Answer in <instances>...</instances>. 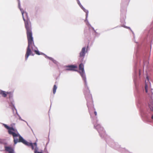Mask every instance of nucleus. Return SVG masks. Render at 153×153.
Segmentation results:
<instances>
[{
	"label": "nucleus",
	"mask_w": 153,
	"mask_h": 153,
	"mask_svg": "<svg viewBox=\"0 0 153 153\" xmlns=\"http://www.w3.org/2000/svg\"><path fill=\"white\" fill-rule=\"evenodd\" d=\"M141 71L138 69L135 64L134 68V82L135 85L136 91L135 93V96L137 102V106L138 107L140 108V112L141 116L147 122H151L150 119V116L147 113L145 112L144 110L141 108V107L143 104L145 102L143 95V93L140 92L139 91L138 86L140 82V77Z\"/></svg>",
	"instance_id": "obj_1"
},
{
	"label": "nucleus",
	"mask_w": 153,
	"mask_h": 153,
	"mask_svg": "<svg viewBox=\"0 0 153 153\" xmlns=\"http://www.w3.org/2000/svg\"><path fill=\"white\" fill-rule=\"evenodd\" d=\"M83 61H82L81 59L80 60V62H81V63L79 65V71L78 72L84 82L85 90L84 91V93L87 100V105L88 108L89 113L91 117V114L93 112H91V109L92 108V109L95 110V109L94 108V105L93 104V100L92 95L90 93V91L88 86L86 75L84 69V65L82 63Z\"/></svg>",
	"instance_id": "obj_2"
},
{
	"label": "nucleus",
	"mask_w": 153,
	"mask_h": 153,
	"mask_svg": "<svg viewBox=\"0 0 153 153\" xmlns=\"http://www.w3.org/2000/svg\"><path fill=\"white\" fill-rule=\"evenodd\" d=\"M6 129L8 130V133L12 135L13 138L14 145L18 143H22L26 146H32V149H33L32 143H29L25 140L19 133L17 129L13 127H10L7 124L1 123Z\"/></svg>",
	"instance_id": "obj_3"
},
{
	"label": "nucleus",
	"mask_w": 153,
	"mask_h": 153,
	"mask_svg": "<svg viewBox=\"0 0 153 153\" xmlns=\"http://www.w3.org/2000/svg\"><path fill=\"white\" fill-rule=\"evenodd\" d=\"M20 10L22 17L23 20L24 21L25 27L27 31V37L28 38H32V31L31 24L30 22L29 19L28 18V14L27 12H25V14L26 17V19H25V18L24 16V10L23 9L21 8V7L19 8Z\"/></svg>",
	"instance_id": "obj_4"
},
{
	"label": "nucleus",
	"mask_w": 153,
	"mask_h": 153,
	"mask_svg": "<svg viewBox=\"0 0 153 153\" xmlns=\"http://www.w3.org/2000/svg\"><path fill=\"white\" fill-rule=\"evenodd\" d=\"M135 42L137 43V48L136 50V54L135 56L136 58L138 59L139 58H141L143 59V63L145 65V59H146L148 56L149 57L150 55L151 50V44H149V46L150 47V49L149 51V53H148V48L147 46L146 49L145 51L141 53H139V50L141 46L139 45V44L135 41Z\"/></svg>",
	"instance_id": "obj_5"
},
{
	"label": "nucleus",
	"mask_w": 153,
	"mask_h": 153,
	"mask_svg": "<svg viewBox=\"0 0 153 153\" xmlns=\"http://www.w3.org/2000/svg\"><path fill=\"white\" fill-rule=\"evenodd\" d=\"M27 39L28 40V46L27 48L26 53L25 55V60H27L30 55H31L32 56H34V54L33 53L31 49H32V51H34V50H35L33 49V46L36 47L34 44L33 36H32L31 38L30 37L29 38L27 37Z\"/></svg>",
	"instance_id": "obj_6"
},
{
	"label": "nucleus",
	"mask_w": 153,
	"mask_h": 153,
	"mask_svg": "<svg viewBox=\"0 0 153 153\" xmlns=\"http://www.w3.org/2000/svg\"><path fill=\"white\" fill-rule=\"evenodd\" d=\"M7 94L9 95V102H8L9 105L11 107L13 112H14V109H16L15 106V102L13 99V93L12 92H7Z\"/></svg>",
	"instance_id": "obj_7"
},
{
	"label": "nucleus",
	"mask_w": 153,
	"mask_h": 153,
	"mask_svg": "<svg viewBox=\"0 0 153 153\" xmlns=\"http://www.w3.org/2000/svg\"><path fill=\"white\" fill-rule=\"evenodd\" d=\"M88 46H87L86 48L85 47H83L81 51L79 53V56L80 58H81V59L82 61H83L85 54L88 52Z\"/></svg>",
	"instance_id": "obj_8"
},
{
	"label": "nucleus",
	"mask_w": 153,
	"mask_h": 153,
	"mask_svg": "<svg viewBox=\"0 0 153 153\" xmlns=\"http://www.w3.org/2000/svg\"><path fill=\"white\" fill-rule=\"evenodd\" d=\"M65 67L68 68L65 69L66 71H77V70L75 69L77 68V66L76 65H68L65 66Z\"/></svg>",
	"instance_id": "obj_9"
},
{
	"label": "nucleus",
	"mask_w": 153,
	"mask_h": 153,
	"mask_svg": "<svg viewBox=\"0 0 153 153\" xmlns=\"http://www.w3.org/2000/svg\"><path fill=\"white\" fill-rule=\"evenodd\" d=\"M121 18H120V22L122 26L124 25L125 24V19L126 18L125 14L124 13H122V10H121Z\"/></svg>",
	"instance_id": "obj_10"
},
{
	"label": "nucleus",
	"mask_w": 153,
	"mask_h": 153,
	"mask_svg": "<svg viewBox=\"0 0 153 153\" xmlns=\"http://www.w3.org/2000/svg\"><path fill=\"white\" fill-rule=\"evenodd\" d=\"M5 150L8 153H15L14 149L10 146H5Z\"/></svg>",
	"instance_id": "obj_11"
},
{
	"label": "nucleus",
	"mask_w": 153,
	"mask_h": 153,
	"mask_svg": "<svg viewBox=\"0 0 153 153\" xmlns=\"http://www.w3.org/2000/svg\"><path fill=\"white\" fill-rule=\"evenodd\" d=\"M27 142L29 143H32V145L33 147V149H32V146H30L32 150L34 149V153L39 152L38 151V148L37 146V143L36 142H35L33 143L31 141L30 142H28V141H27Z\"/></svg>",
	"instance_id": "obj_12"
},
{
	"label": "nucleus",
	"mask_w": 153,
	"mask_h": 153,
	"mask_svg": "<svg viewBox=\"0 0 153 153\" xmlns=\"http://www.w3.org/2000/svg\"><path fill=\"white\" fill-rule=\"evenodd\" d=\"M78 4L79 5L80 7H81V8L83 10V11L85 12L86 13H89L88 10H86L85 9V8H84L83 6L81 4L80 1H79V0H76Z\"/></svg>",
	"instance_id": "obj_13"
},
{
	"label": "nucleus",
	"mask_w": 153,
	"mask_h": 153,
	"mask_svg": "<svg viewBox=\"0 0 153 153\" xmlns=\"http://www.w3.org/2000/svg\"><path fill=\"white\" fill-rule=\"evenodd\" d=\"M88 13H86L85 15V22L86 23V25L88 26H91V25L89 23L88 20Z\"/></svg>",
	"instance_id": "obj_14"
},
{
	"label": "nucleus",
	"mask_w": 153,
	"mask_h": 153,
	"mask_svg": "<svg viewBox=\"0 0 153 153\" xmlns=\"http://www.w3.org/2000/svg\"><path fill=\"white\" fill-rule=\"evenodd\" d=\"M149 107L151 111L153 112V100H151L148 104Z\"/></svg>",
	"instance_id": "obj_15"
},
{
	"label": "nucleus",
	"mask_w": 153,
	"mask_h": 153,
	"mask_svg": "<svg viewBox=\"0 0 153 153\" xmlns=\"http://www.w3.org/2000/svg\"><path fill=\"white\" fill-rule=\"evenodd\" d=\"M7 92H6L1 90L0 91V94L1 95L2 97H7Z\"/></svg>",
	"instance_id": "obj_16"
},
{
	"label": "nucleus",
	"mask_w": 153,
	"mask_h": 153,
	"mask_svg": "<svg viewBox=\"0 0 153 153\" xmlns=\"http://www.w3.org/2000/svg\"><path fill=\"white\" fill-rule=\"evenodd\" d=\"M14 109L16 111V114H17V115H18V117H19V120H21L23 121H24L25 122L27 123V125L28 126H29L28 125V124L27 123L26 121H25V120H23L22 119L21 117L19 115V114L18 113V112L17 111V110L16 109H16Z\"/></svg>",
	"instance_id": "obj_17"
},
{
	"label": "nucleus",
	"mask_w": 153,
	"mask_h": 153,
	"mask_svg": "<svg viewBox=\"0 0 153 153\" xmlns=\"http://www.w3.org/2000/svg\"><path fill=\"white\" fill-rule=\"evenodd\" d=\"M34 52L35 53L38 55H45V54L42 53V52H40L38 50H34Z\"/></svg>",
	"instance_id": "obj_18"
},
{
	"label": "nucleus",
	"mask_w": 153,
	"mask_h": 153,
	"mask_svg": "<svg viewBox=\"0 0 153 153\" xmlns=\"http://www.w3.org/2000/svg\"><path fill=\"white\" fill-rule=\"evenodd\" d=\"M57 88V86L56 85H54L53 86V93L54 94L55 93Z\"/></svg>",
	"instance_id": "obj_19"
},
{
	"label": "nucleus",
	"mask_w": 153,
	"mask_h": 153,
	"mask_svg": "<svg viewBox=\"0 0 153 153\" xmlns=\"http://www.w3.org/2000/svg\"><path fill=\"white\" fill-rule=\"evenodd\" d=\"M148 85L146 82V80H145V89L143 90V91H145L146 93L148 92Z\"/></svg>",
	"instance_id": "obj_20"
},
{
	"label": "nucleus",
	"mask_w": 153,
	"mask_h": 153,
	"mask_svg": "<svg viewBox=\"0 0 153 153\" xmlns=\"http://www.w3.org/2000/svg\"><path fill=\"white\" fill-rule=\"evenodd\" d=\"M51 59L50 60H51L54 64L57 65L58 63V62L52 57H51Z\"/></svg>",
	"instance_id": "obj_21"
},
{
	"label": "nucleus",
	"mask_w": 153,
	"mask_h": 153,
	"mask_svg": "<svg viewBox=\"0 0 153 153\" xmlns=\"http://www.w3.org/2000/svg\"><path fill=\"white\" fill-rule=\"evenodd\" d=\"M95 37H98L100 35V33L96 32V33L94 34Z\"/></svg>",
	"instance_id": "obj_22"
},
{
	"label": "nucleus",
	"mask_w": 153,
	"mask_h": 153,
	"mask_svg": "<svg viewBox=\"0 0 153 153\" xmlns=\"http://www.w3.org/2000/svg\"><path fill=\"white\" fill-rule=\"evenodd\" d=\"M44 56H45V58L47 59H49L50 60L51 59V57H49V56H47L45 54V55H44Z\"/></svg>",
	"instance_id": "obj_23"
},
{
	"label": "nucleus",
	"mask_w": 153,
	"mask_h": 153,
	"mask_svg": "<svg viewBox=\"0 0 153 153\" xmlns=\"http://www.w3.org/2000/svg\"><path fill=\"white\" fill-rule=\"evenodd\" d=\"M18 1V7L20 8L21 7V4H20V0H17Z\"/></svg>",
	"instance_id": "obj_24"
},
{
	"label": "nucleus",
	"mask_w": 153,
	"mask_h": 153,
	"mask_svg": "<svg viewBox=\"0 0 153 153\" xmlns=\"http://www.w3.org/2000/svg\"><path fill=\"white\" fill-rule=\"evenodd\" d=\"M146 41L147 44L150 42V41L149 39V38L148 36V38H147Z\"/></svg>",
	"instance_id": "obj_25"
},
{
	"label": "nucleus",
	"mask_w": 153,
	"mask_h": 153,
	"mask_svg": "<svg viewBox=\"0 0 153 153\" xmlns=\"http://www.w3.org/2000/svg\"><path fill=\"white\" fill-rule=\"evenodd\" d=\"M122 26L123 27H124L125 28H128V29H129L130 30H131V28H130L129 27L126 26L125 25H122Z\"/></svg>",
	"instance_id": "obj_26"
},
{
	"label": "nucleus",
	"mask_w": 153,
	"mask_h": 153,
	"mask_svg": "<svg viewBox=\"0 0 153 153\" xmlns=\"http://www.w3.org/2000/svg\"><path fill=\"white\" fill-rule=\"evenodd\" d=\"M4 151V149L1 147H0V151Z\"/></svg>",
	"instance_id": "obj_27"
},
{
	"label": "nucleus",
	"mask_w": 153,
	"mask_h": 153,
	"mask_svg": "<svg viewBox=\"0 0 153 153\" xmlns=\"http://www.w3.org/2000/svg\"><path fill=\"white\" fill-rule=\"evenodd\" d=\"M146 80L148 82L149 81V79L148 76H146Z\"/></svg>",
	"instance_id": "obj_28"
},
{
	"label": "nucleus",
	"mask_w": 153,
	"mask_h": 153,
	"mask_svg": "<svg viewBox=\"0 0 153 153\" xmlns=\"http://www.w3.org/2000/svg\"><path fill=\"white\" fill-rule=\"evenodd\" d=\"M43 153V152H42V151L41 152H35V153Z\"/></svg>",
	"instance_id": "obj_29"
},
{
	"label": "nucleus",
	"mask_w": 153,
	"mask_h": 153,
	"mask_svg": "<svg viewBox=\"0 0 153 153\" xmlns=\"http://www.w3.org/2000/svg\"><path fill=\"white\" fill-rule=\"evenodd\" d=\"M97 112L96 111H94V114H95V115L96 116L97 115Z\"/></svg>",
	"instance_id": "obj_30"
},
{
	"label": "nucleus",
	"mask_w": 153,
	"mask_h": 153,
	"mask_svg": "<svg viewBox=\"0 0 153 153\" xmlns=\"http://www.w3.org/2000/svg\"><path fill=\"white\" fill-rule=\"evenodd\" d=\"M2 142L1 139H0V144H2Z\"/></svg>",
	"instance_id": "obj_31"
},
{
	"label": "nucleus",
	"mask_w": 153,
	"mask_h": 153,
	"mask_svg": "<svg viewBox=\"0 0 153 153\" xmlns=\"http://www.w3.org/2000/svg\"><path fill=\"white\" fill-rule=\"evenodd\" d=\"M90 27L92 28L93 30H95L94 28L93 27H92L91 26H90Z\"/></svg>",
	"instance_id": "obj_32"
},
{
	"label": "nucleus",
	"mask_w": 153,
	"mask_h": 153,
	"mask_svg": "<svg viewBox=\"0 0 153 153\" xmlns=\"http://www.w3.org/2000/svg\"><path fill=\"white\" fill-rule=\"evenodd\" d=\"M94 31V33H96V32H97L96 31V30H93Z\"/></svg>",
	"instance_id": "obj_33"
},
{
	"label": "nucleus",
	"mask_w": 153,
	"mask_h": 153,
	"mask_svg": "<svg viewBox=\"0 0 153 153\" xmlns=\"http://www.w3.org/2000/svg\"><path fill=\"white\" fill-rule=\"evenodd\" d=\"M2 144H3L4 145H6L7 144L6 143H3V142H2Z\"/></svg>",
	"instance_id": "obj_34"
},
{
	"label": "nucleus",
	"mask_w": 153,
	"mask_h": 153,
	"mask_svg": "<svg viewBox=\"0 0 153 153\" xmlns=\"http://www.w3.org/2000/svg\"><path fill=\"white\" fill-rule=\"evenodd\" d=\"M151 119L153 120V115H152V116Z\"/></svg>",
	"instance_id": "obj_35"
},
{
	"label": "nucleus",
	"mask_w": 153,
	"mask_h": 153,
	"mask_svg": "<svg viewBox=\"0 0 153 153\" xmlns=\"http://www.w3.org/2000/svg\"><path fill=\"white\" fill-rule=\"evenodd\" d=\"M48 144V143H47V144H46V145H47V144Z\"/></svg>",
	"instance_id": "obj_36"
}]
</instances>
